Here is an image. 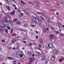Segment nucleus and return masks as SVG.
<instances>
[{
	"mask_svg": "<svg viewBox=\"0 0 64 64\" xmlns=\"http://www.w3.org/2000/svg\"><path fill=\"white\" fill-rule=\"evenodd\" d=\"M20 17H22L24 15V13H20Z\"/></svg>",
	"mask_w": 64,
	"mask_h": 64,
	"instance_id": "nucleus-17",
	"label": "nucleus"
},
{
	"mask_svg": "<svg viewBox=\"0 0 64 64\" xmlns=\"http://www.w3.org/2000/svg\"><path fill=\"white\" fill-rule=\"evenodd\" d=\"M38 46L39 47H40V48H42V46L41 44H39L38 45Z\"/></svg>",
	"mask_w": 64,
	"mask_h": 64,
	"instance_id": "nucleus-40",
	"label": "nucleus"
},
{
	"mask_svg": "<svg viewBox=\"0 0 64 64\" xmlns=\"http://www.w3.org/2000/svg\"><path fill=\"white\" fill-rule=\"evenodd\" d=\"M41 19L43 21H44V20H45V19L43 17H41Z\"/></svg>",
	"mask_w": 64,
	"mask_h": 64,
	"instance_id": "nucleus-35",
	"label": "nucleus"
},
{
	"mask_svg": "<svg viewBox=\"0 0 64 64\" xmlns=\"http://www.w3.org/2000/svg\"><path fill=\"white\" fill-rule=\"evenodd\" d=\"M18 12H20V10H18Z\"/></svg>",
	"mask_w": 64,
	"mask_h": 64,
	"instance_id": "nucleus-59",
	"label": "nucleus"
},
{
	"mask_svg": "<svg viewBox=\"0 0 64 64\" xmlns=\"http://www.w3.org/2000/svg\"><path fill=\"white\" fill-rule=\"evenodd\" d=\"M37 55H38V56H39V55H40V53L39 52H37Z\"/></svg>",
	"mask_w": 64,
	"mask_h": 64,
	"instance_id": "nucleus-26",
	"label": "nucleus"
},
{
	"mask_svg": "<svg viewBox=\"0 0 64 64\" xmlns=\"http://www.w3.org/2000/svg\"><path fill=\"white\" fill-rule=\"evenodd\" d=\"M8 30H7V29H6V33H8Z\"/></svg>",
	"mask_w": 64,
	"mask_h": 64,
	"instance_id": "nucleus-47",
	"label": "nucleus"
},
{
	"mask_svg": "<svg viewBox=\"0 0 64 64\" xmlns=\"http://www.w3.org/2000/svg\"><path fill=\"white\" fill-rule=\"evenodd\" d=\"M37 7L38 8H40V6L38 5H37Z\"/></svg>",
	"mask_w": 64,
	"mask_h": 64,
	"instance_id": "nucleus-48",
	"label": "nucleus"
},
{
	"mask_svg": "<svg viewBox=\"0 0 64 64\" xmlns=\"http://www.w3.org/2000/svg\"><path fill=\"white\" fill-rule=\"evenodd\" d=\"M36 4H39L40 3V2L38 1H37L36 2Z\"/></svg>",
	"mask_w": 64,
	"mask_h": 64,
	"instance_id": "nucleus-32",
	"label": "nucleus"
},
{
	"mask_svg": "<svg viewBox=\"0 0 64 64\" xmlns=\"http://www.w3.org/2000/svg\"><path fill=\"white\" fill-rule=\"evenodd\" d=\"M3 24H0V26H1V27L2 28H3Z\"/></svg>",
	"mask_w": 64,
	"mask_h": 64,
	"instance_id": "nucleus-34",
	"label": "nucleus"
},
{
	"mask_svg": "<svg viewBox=\"0 0 64 64\" xmlns=\"http://www.w3.org/2000/svg\"><path fill=\"white\" fill-rule=\"evenodd\" d=\"M45 63L46 64H47V63H48V61H47V60H46L45 62Z\"/></svg>",
	"mask_w": 64,
	"mask_h": 64,
	"instance_id": "nucleus-51",
	"label": "nucleus"
},
{
	"mask_svg": "<svg viewBox=\"0 0 64 64\" xmlns=\"http://www.w3.org/2000/svg\"><path fill=\"white\" fill-rule=\"evenodd\" d=\"M23 42L24 43H26V41H24Z\"/></svg>",
	"mask_w": 64,
	"mask_h": 64,
	"instance_id": "nucleus-54",
	"label": "nucleus"
},
{
	"mask_svg": "<svg viewBox=\"0 0 64 64\" xmlns=\"http://www.w3.org/2000/svg\"><path fill=\"white\" fill-rule=\"evenodd\" d=\"M61 58H62V61H63V60H64V58H63L62 57H61Z\"/></svg>",
	"mask_w": 64,
	"mask_h": 64,
	"instance_id": "nucleus-55",
	"label": "nucleus"
},
{
	"mask_svg": "<svg viewBox=\"0 0 64 64\" xmlns=\"http://www.w3.org/2000/svg\"><path fill=\"white\" fill-rule=\"evenodd\" d=\"M24 12L25 13L27 11H26V10H24Z\"/></svg>",
	"mask_w": 64,
	"mask_h": 64,
	"instance_id": "nucleus-42",
	"label": "nucleus"
},
{
	"mask_svg": "<svg viewBox=\"0 0 64 64\" xmlns=\"http://www.w3.org/2000/svg\"><path fill=\"white\" fill-rule=\"evenodd\" d=\"M6 7L7 8V9L8 10V11H10L11 8L9 6H6Z\"/></svg>",
	"mask_w": 64,
	"mask_h": 64,
	"instance_id": "nucleus-11",
	"label": "nucleus"
},
{
	"mask_svg": "<svg viewBox=\"0 0 64 64\" xmlns=\"http://www.w3.org/2000/svg\"><path fill=\"white\" fill-rule=\"evenodd\" d=\"M51 59L52 61H54L55 59V56H52Z\"/></svg>",
	"mask_w": 64,
	"mask_h": 64,
	"instance_id": "nucleus-10",
	"label": "nucleus"
},
{
	"mask_svg": "<svg viewBox=\"0 0 64 64\" xmlns=\"http://www.w3.org/2000/svg\"><path fill=\"white\" fill-rule=\"evenodd\" d=\"M7 28L8 29H9V30H10V29H11V28L10 27H9V26H8L7 27Z\"/></svg>",
	"mask_w": 64,
	"mask_h": 64,
	"instance_id": "nucleus-43",
	"label": "nucleus"
},
{
	"mask_svg": "<svg viewBox=\"0 0 64 64\" xmlns=\"http://www.w3.org/2000/svg\"><path fill=\"white\" fill-rule=\"evenodd\" d=\"M58 28L60 29V27L61 28L62 27V24L60 22L58 23Z\"/></svg>",
	"mask_w": 64,
	"mask_h": 64,
	"instance_id": "nucleus-5",
	"label": "nucleus"
},
{
	"mask_svg": "<svg viewBox=\"0 0 64 64\" xmlns=\"http://www.w3.org/2000/svg\"><path fill=\"white\" fill-rule=\"evenodd\" d=\"M12 0V1H13L15 3H16V1H15V0Z\"/></svg>",
	"mask_w": 64,
	"mask_h": 64,
	"instance_id": "nucleus-60",
	"label": "nucleus"
},
{
	"mask_svg": "<svg viewBox=\"0 0 64 64\" xmlns=\"http://www.w3.org/2000/svg\"><path fill=\"white\" fill-rule=\"evenodd\" d=\"M38 50H39L41 51V49H40V48L39 47V48H38Z\"/></svg>",
	"mask_w": 64,
	"mask_h": 64,
	"instance_id": "nucleus-57",
	"label": "nucleus"
},
{
	"mask_svg": "<svg viewBox=\"0 0 64 64\" xmlns=\"http://www.w3.org/2000/svg\"><path fill=\"white\" fill-rule=\"evenodd\" d=\"M27 53L28 55H29V56H30V55H31V52L30 51H28L27 52Z\"/></svg>",
	"mask_w": 64,
	"mask_h": 64,
	"instance_id": "nucleus-12",
	"label": "nucleus"
},
{
	"mask_svg": "<svg viewBox=\"0 0 64 64\" xmlns=\"http://www.w3.org/2000/svg\"><path fill=\"white\" fill-rule=\"evenodd\" d=\"M4 19L5 20H7L8 19L7 18V17H5V16H4Z\"/></svg>",
	"mask_w": 64,
	"mask_h": 64,
	"instance_id": "nucleus-41",
	"label": "nucleus"
},
{
	"mask_svg": "<svg viewBox=\"0 0 64 64\" xmlns=\"http://www.w3.org/2000/svg\"><path fill=\"white\" fill-rule=\"evenodd\" d=\"M17 18L15 19L13 21L14 22H17Z\"/></svg>",
	"mask_w": 64,
	"mask_h": 64,
	"instance_id": "nucleus-30",
	"label": "nucleus"
},
{
	"mask_svg": "<svg viewBox=\"0 0 64 64\" xmlns=\"http://www.w3.org/2000/svg\"><path fill=\"white\" fill-rule=\"evenodd\" d=\"M17 9V7H15V10H16Z\"/></svg>",
	"mask_w": 64,
	"mask_h": 64,
	"instance_id": "nucleus-62",
	"label": "nucleus"
},
{
	"mask_svg": "<svg viewBox=\"0 0 64 64\" xmlns=\"http://www.w3.org/2000/svg\"><path fill=\"white\" fill-rule=\"evenodd\" d=\"M49 3V1H46V5H48V3Z\"/></svg>",
	"mask_w": 64,
	"mask_h": 64,
	"instance_id": "nucleus-31",
	"label": "nucleus"
},
{
	"mask_svg": "<svg viewBox=\"0 0 64 64\" xmlns=\"http://www.w3.org/2000/svg\"><path fill=\"white\" fill-rule=\"evenodd\" d=\"M44 57H45V56H43L42 57V60H45V58Z\"/></svg>",
	"mask_w": 64,
	"mask_h": 64,
	"instance_id": "nucleus-22",
	"label": "nucleus"
},
{
	"mask_svg": "<svg viewBox=\"0 0 64 64\" xmlns=\"http://www.w3.org/2000/svg\"><path fill=\"white\" fill-rule=\"evenodd\" d=\"M59 61H60V62H61L62 61V59H60L59 60Z\"/></svg>",
	"mask_w": 64,
	"mask_h": 64,
	"instance_id": "nucleus-56",
	"label": "nucleus"
},
{
	"mask_svg": "<svg viewBox=\"0 0 64 64\" xmlns=\"http://www.w3.org/2000/svg\"><path fill=\"white\" fill-rule=\"evenodd\" d=\"M46 19L48 21H49L50 20V18L48 17Z\"/></svg>",
	"mask_w": 64,
	"mask_h": 64,
	"instance_id": "nucleus-20",
	"label": "nucleus"
},
{
	"mask_svg": "<svg viewBox=\"0 0 64 64\" xmlns=\"http://www.w3.org/2000/svg\"><path fill=\"white\" fill-rule=\"evenodd\" d=\"M0 21L2 22H4V20L3 19H1L0 20Z\"/></svg>",
	"mask_w": 64,
	"mask_h": 64,
	"instance_id": "nucleus-25",
	"label": "nucleus"
},
{
	"mask_svg": "<svg viewBox=\"0 0 64 64\" xmlns=\"http://www.w3.org/2000/svg\"><path fill=\"white\" fill-rule=\"evenodd\" d=\"M2 43H1L0 44V45H2V46H5V44L4 43L3 44H2Z\"/></svg>",
	"mask_w": 64,
	"mask_h": 64,
	"instance_id": "nucleus-21",
	"label": "nucleus"
},
{
	"mask_svg": "<svg viewBox=\"0 0 64 64\" xmlns=\"http://www.w3.org/2000/svg\"><path fill=\"white\" fill-rule=\"evenodd\" d=\"M46 46L47 48H50L52 47V43H50L48 44H46Z\"/></svg>",
	"mask_w": 64,
	"mask_h": 64,
	"instance_id": "nucleus-3",
	"label": "nucleus"
},
{
	"mask_svg": "<svg viewBox=\"0 0 64 64\" xmlns=\"http://www.w3.org/2000/svg\"><path fill=\"white\" fill-rule=\"evenodd\" d=\"M43 31L44 33H46L47 32V31L46 30V29H45V28L44 29Z\"/></svg>",
	"mask_w": 64,
	"mask_h": 64,
	"instance_id": "nucleus-24",
	"label": "nucleus"
},
{
	"mask_svg": "<svg viewBox=\"0 0 64 64\" xmlns=\"http://www.w3.org/2000/svg\"><path fill=\"white\" fill-rule=\"evenodd\" d=\"M8 21L7 20H6L5 21V22L6 23H8Z\"/></svg>",
	"mask_w": 64,
	"mask_h": 64,
	"instance_id": "nucleus-53",
	"label": "nucleus"
},
{
	"mask_svg": "<svg viewBox=\"0 0 64 64\" xmlns=\"http://www.w3.org/2000/svg\"><path fill=\"white\" fill-rule=\"evenodd\" d=\"M9 22L10 24V25H13V22L11 20H10L9 21Z\"/></svg>",
	"mask_w": 64,
	"mask_h": 64,
	"instance_id": "nucleus-14",
	"label": "nucleus"
},
{
	"mask_svg": "<svg viewBox=\"0 0 64 64\" xmlns=\"http://www.w3.org/2000/svg\"><path fill=\"white\" fill-rule=\"evenodd\" d=\"M16 23L18 25H20L21 24V22L20 21H17Z\"/></svg>",
	"mask_w": 64,
	"mask_h": 64,
	"instance_id": "nucleus-16",
	"label": "nucleus"
},
{
	"mask_svg": "<svg viewBox=\"0 0 64 64\" xmlns=\"http://www.w3.org/2000/svg\"><path fill=\"white\" fill-rule=\"evenodd\" d=\"M25 56V55H24L23 52H18L16 54V56Z\"/></svg>",
	"mask_w": 64,
	"mask_h": 64,
	"instance_id": "nucleus-1",
	"label": "nucleus"
},
{
	"mask_svg": "<svg viewBox=\"0 0 64 64\" xmlns=\"http://www.w3.org/2000/svg\"><path fill=\"white\" fill-rule=\"evenodd\" d=\"M53 52L54 54H58L59 52H58V51L56 50H54L53 51Z\"/></svg>",
	"mask_w": 64,
	"mask_h": 64,
	"instance_id": "nucleus-4",
	"label": "nucleus"
},
{
	"mask_svg": "<svg viewBox=\"0 0 64 64\" xmlns=\"http://www.w3.org/2000/svg\"><path fill=\"white\" fill-rule=\"evenodd\" d=\"M51 10L52 11H56V9H52Z\"/></svg>",
	"mask_w": 64,
	"mask_h": 64,
	"instance_id": "nucleus-36",
	"label": "nucleus"
},
{
	"mask_svg": "<svg viewBox=\"0 0 64 64\" xmlns=\"http://www.w3.org/2000/svg\"><path fill=\"white\" fill-rule=\"evenodd\" d=\"M6 16L7 17H8V18H9V19H10L11 18V16H10L8 14H7L6 15Z\"/></svg>",
	"mask_w": 64,
	"mask_h": 64,
	"instance_id": "nucleus-18",
	"label": "nucleus"
},
{
	"mask_svg": "<svg viewBox=\"0 0 64 64\" xmlns=\"http://www.w3.org/2000/svg\"><path fill=\"white\" fill-rule=\"evenodd\" d=\"M24 27H27L28 26V25L27 23H25L24 24Z\"/></svg>",
	"mask_w": 64,
	"mask_h": 64,
	"instance_id": "nucleus-13",
	"label": "nucleus"
},
{
	"mask_svg": "<svg viewBox=\"0 0 64 64\" xmlns=\"http://www.w3.org/2000/svg\"><path fill=\"white\" fill-rule=\"evenodd\" d=\"M10 33H11V34H12V33H13V29H11V32Z\"/></svg>",
	"mask_w": 64,
	"mask_h": 64,
	"instance_id": "nucleus-38",
	"label": "nucleus"
},
{
	"mask_svg": "<svg viewBox=\"0 0 64 64\" xmlns=\"http://www.w3.org/2000/svg\"><path fill=\"white\" fill-rule=\"evenodd\" d=\"M2 12L3 13H4V10H3V9H2Z\"/></svg>",
	"mask_w": 64,
	"mask_h": 64,
	"instance_id": "nucleus-52",
	"label": "nucleus"
},
{
	"mask_svg": "<svg viewBox=\"0 0 64 64\" xmlns=\"http://www.w3.org/2000/svg\"><path fill=\"white\" fill-rule=\"evenodd\" d=\"M63 35H64V34H61V36H62V37L63 36Z\"/></svg>",
	"mask_w": 64,
	"mask_h": 64,
	"instance_id": "nucleus-63",
	"label": "nucleus"
},
{
	"mask_svg": "<svg viewBox=\"0 0 64 64\" xmlns=\"http://www.w3.org/2000/svg\"><path fill=\"white\" fill-rule=\"evenodd\" d=\"M56 15H59V13H58V12H57L56 13Z\"/></svg>",
	"mask_w": 64,
	"mask_h": 64,
	"instance_id": "nucleus-49",
	"label": "nucleus"
},
{
	"mask_svg": "<svg viewBox=\"0 0 64 64\" xmlns=\"http://www.w3.org/2000/svg\"><path fill=\"white\" fill-rule=\"evenodd\" d=\"M51 4V2H49L48 4V5H50Z\"/></svg>",
	"mask_w": 64,
	"mask_h": 64,
	"instance_id": "nucleus-44",
	"label": "nucleus"
},
{
	"mask_svg": "<svg viewBox=\"0 0 64 64\" xmlns=\"http://www.w3.org/2000/svg\"><path fill=\"white\" fill-rule=\"evenodd\" d=\"M57 38H54V40H55L56 41H57Z\"/></svg>",
	"mask_w": 64,
	"mask_h": 64,
	"instance_id": "nucleus-46",
	"label": "nucleus"
},
{
	"mask_svg": "<svg viewBox=\"0 0 64 64\" xmlns=\"http://www.w3.org/2000/svg\"><path fill=\"white\" fill-rule=\"evenodd\" d=\"M49 36L50 37V38L52 40V39H54L55 38V36H53V34H52L50 35Z\"/></svg>",
	"mask_w": 64,
	"mask_h": 64,
	"instance_id": "nucleus-8",
	"label": "nucleus"
},
{
	"mask_svg": "<svg viewBox=\"0 0 64 64\" xmlns=\"http://www.w3.org/2000/svg\"><path fill=\"white\" fill-rule=\"evenodd\" d=\"M15 10H14L12 12H10V14L11 15H14L15 14Z\"/></svg>",
	"mask_w": 64,
	"mask_h": 64,
	"instance_id": "nucleus-6",
	"label": "nucleus"
},
{
	"mask_svg": "<svg viewBox=\"0 0 64 64\" xmlns=\"http://www.w3.org/2000/svg\"><path fill=\"white\" fill-rule=\"evenodd\" d=\"M30 62H32L33 61V60H34V58H30Z\"/></svg>",
	"mask_w": 64,
	"mask_h": 64,
	"instance_id": "nucleus-15",
	"label": "nucleus"
},
{
	"mask_svg": "<svg viewBox=\"0 0 64 64\" xmlns=\"http://www.w3.org/2000/svg\"><path fill=\"white\" fill-rule=\"evenodd\" d=\"M25 14L26 15H27V16H29V14L28 12L27 11L26 13H25Z\"/></svg>",
	"mask_w": 64,
	"mask_h": 64,
	"instance_id": "nucleus-23",
	"label": "nucleus"
},
{
	"mask_svg": "<svg viewBox=\"0 0 64 64\" xmlns=\"http://www.w3.org/2000/svg\"><path fill=\"white\" fill-rule=\"evenodd\" d=\"M8 58L9 59H12V60H14V59L13 58L10 57H8Z\"/></svg>",
	"mask_w": 64,
	"mask_h": 64,
	"instance_id": "nucleus-27",
	"label": "nucleus"
},
{
	"mask_svg": "<svg viewBox=\"0 0 64 64\" xmlns=\"http://www.w3.org/2000/svg\"><path fill=\"white\" fill-rule=\"evenodd\" d=\"M26 39H27V38H24L23 39L24 40H26Z\"/></svg>",
	"mask_w": 64,
	"mask_h": 64,
	"instance_id": "nucleus-50",
	"label": "nucleus"
},
{
	"mask_svg": "<svg viewBox=\"0 0 64 64\" xmlns=\"http://www.w3.org/2000/svg\"><path fill=\"white\" fill-rule=\"evenodd\" d=\"M37 23L35 22H32L30 23V26L32 27H34L36 26Z\"/></svg>",
	"mask_w": 64,
	"mask_h": 64,
	"instance_id": "nucleus-2",
	"label": "nucleus"
},
{
	"mask_svg": "<svg viewBox=\"0 0 64 64\" xmlns=\"http://www.w3.org/2000/svg\"><path fill=\"white\" fill-rule=\"evenodd\" d=\"M37 18H36L34 16H33V17L32 18V19L33 20V21H35V22H37V20H36V19H37Z\"/></svg>",
	"mask_w": 64,
	"mask_h": 64,
	"instance_id": "nucleus-7",
	"label": "nucleus"
},
{
	"mask_svg": "<svg viewBox=\"0 0 64 64\" xmlns=\"http://www.w3.org/2000/svg\"><path fill=\"white\" fill-rule=\"evenodd\" d=\"M1 41L2 43H3V42L5 43V40H3V39H2V40Z\"/></svg>",
	"mask_w": 64,
	"mask_h": 64,
	"instance_id": "nucleus-39",
	"label": "nucleus"
},
{
	"mask_svg": "<svg viewBox=\"0 0 64 64\" xmlns=\"http://www.w3.org/2000/svg\"><path fill=\"white\" fill-rule=\"evenodd\" d=\"M50 28L52 30H53V28L51 27Z\"/></svg>",
	"mask_w": 64,
	"mask_h": 64,
	"instance_id": "nucleus-58",
	"label": "nucleus"
},
{
	"mask_svg": "<svg viewBox=\"0 0 64 64\" xmlns=\"http://www.w3.org/2000/svg\"><path fill=\"white\" fill-rule=\"evenodd\" d=\"M37 20H38V22H39V23H42V20H41V19L38 18L37 19Z\"/></svg>",
	"mask_w": 64,
	"mask_h": 64,
	"instance_id": "nucleus-9",
	"label": "nucleus"
},
{
	"mask_svg": "<svg viewBox=\"0 0 64 64\" xmlns=\"http://www.w3.org/2000/svg\"><path fill=\"white\" fill-rule=\"evenodd\" d=\"M46 26H49V24H48V23H46Z\"/></svg>",
	"mask_w": 64,
	"mask_h": 64,
	"instance_id": "nucleus-45",
	"label": "nucleus"
},
{
	"mask_svg": "<svg viewBox=\"0 0 64 64\" xmlns=\"http://www.w3.org/2000/svg\"><path fill=\"white\" fill-rule=\"evenodd\" d=\"M17 57V58H18V59H21V58H22V57H23V56H16Z\"/></svg>",
	"mask_w": 64,
	"mask_h": 64,
	"instance_id": "nucleus-29",
	"label": "nucleus"
},
{
	"mask_svg": "<svg viewBox=\"0 0 64 64\" xmlns=\"http://www.w3.org/2000/svg\"><path fill=\"white\" fill-rule=\"evenodd\" d=\"M37 13H38V14H42V13H40V12H37Z\"/></svg>",
	"mask_w": 64,
	"mask_h": 64,
	"instance_id": "nucleus-61",
	"label": "nucleus"
},
{
	"mask_svg": "<svg viewBox=\"0 0 64 64\" xmlns=\"http://www.w3.org/2000/svg\"><path fill=\"white\" fill-rule=\"evenodd\" d=\"M40 42H41V43H43V39H42V38H41L40 39Z\"/></svg>",
	"mask_w": 64,
	"mask_h": 64,
	"instance_id": "nucleus-19",
	"label": "nucleus"
},
{
	"mask_svg": "<svg viewBox=\"0 0 64 64\" xmlns=\"http://www.w3.org/2000/svg\"><path fill=\"white\" fill-rule=\"evenodd\" d=\"M46 30L47 31H48V30H49V29L47 28H46Z\"/></svg>",
	"mask_w": 64,
	"mask_h": 64,
	"instance_id": "nucleus-64",
	"label": "nucleus"
},
{
	"mask_svg": "<svg viewBox=\"0 0 64 64\" xmlns=\"http://www.w3.org/2000/svg\"><path fill=\"white\" fill-rule=\"evenodd\" d=\"M2 26V28H3V27H5V24H3Z\"/></svg>",
	"mask_w": 64,
	"mask_h": 64,
	"instance_id": "nucleus-37",
	"label": "nucleus"
},
{
	"mask_svg": "<svg viewBox=\"0 0 64 64\" xmlns=\"http://www.w3.org/2000/svg\"><path fill=\"white\" fill-rule=\"evenodd\" d=\"M44 18H46V19L48 17V16L47 15H44Z\"/></svg>",
	"mask_w": 64,
	"mask_h": 64,
	"instance_id": "nucleus-33",
	"label": "nucleus"
},
{
	"mask_svg": "<svg viewBox=\"0 0 64 64\" xmlns=\"http://www.w3.org/2000/svg\"><path fill=\"white\" fill-rule=\"evenodd\" d=\"M55 32L56 33V34H59V32L58 31H55Z\"/></svg>",
	"mask_w": 64,
	"mask_h": 64,
	"instance_id": "nucleus-28",
	"label": "nucleus"
}]
</instances>
